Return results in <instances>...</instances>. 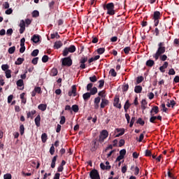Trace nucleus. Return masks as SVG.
I'll list each match as a JSON object with an SVG mask.
<instances>
[{
	"instance_id": "obj_59",
	"label": "nucleus",
	"mask_w": 179,
	"mask_h": 179,
	"mask_svg": "<svg viewBox=\"0 0 179 179\" xmlns=\"http://www.w3.org/2000/svg\"><path fill=\"white\" fill-rule=\"evenodd\" d=\"M129 51H131V48L129 47H126L124 48V54L128 55L129 53Z\"/></svg>"
},
{
	"instance_id": "obj_35",
	"label": "nucleus",
	"mask_w": 179,
	"mask_h": 179,
	"mask_svg": "<svg viewBox=\"0 0 179 179\" xmlns=\"http://www.w3.org/2000/svg\"><path fill=\"white\" fill-rule=\"evenodd\" d=\"M38 54H39V50L35 49L33 50L32 53H31V56L35 57L38 56Z\"/></svg>"
},
{
	"instance_id": "obj_50",
	"label": "nucleus",
	"mask_w": 179,
	"mask_h": 179,
	"mask_svg": "<svg viewBox=\"0 0 179 179\" xmlns=\"http://www.w3.org/2000/svg\"><path fill=\"white\" fill-rule=\"evenodd\" d=\"M93 83H88L86 87L87 92H90L93 87Z\"/></svg>"
},
{
	"instance_id": "obj_2",
	"label": "nucleus",
	"mask_w": 179,
	"mask_h": 179,
	"mask_svg": "<svg viewBox=\"0 0 179 179\" xmlns=\"http://www.w3.org/2000/svg\"><path fill=\"white\" fill-rule=\"evenodd\" d=\"M164 45V42L159 43L157 51H156V53L152 55L153 58L155 59V61L158 60V58H159L160 55L164 54L166 51V48Z\"/></svg>"
},
{
	"instance_id": "obj_60",
	"label": "nucleus",
	"mask_w": 179,
	"mask_h": 179,
	"mask_svg": "<svg viewBox=\"0 0 179 179\" xmlns=\"http://www.w3.org/2000/svg\"><path fill=\"white\" fill-rule=\"evenodd\" d=\"M38 60H39V57H34V59H32V64L34 65L37 64Z\"/></svg>"
},
{
	"instance_id": "obj_42",
	"label": "nucleus",
	"mask_w": 179,
	"mask_h": 179,
	"mask_svg": "<svg viewBox=\"0 0 179 179\" xmlns=\"http://www.w3.org/2000/svg\"><path fill=\"white\" fill-rule=\"evenodd\" d=\"M105 52V48H100L97 49V53L99 55H102Z\"/></svg>"
},
{
	"instance_id": "obj_32",
	"label": "nucleus",
	"mask_w": 179,
	"mask_h": 179,
	"mask_svg": "<svg viewBox=\"0 0 179 179\" xmlns=\"http://www.w3.org/2000/svg\"><path fill=\"white\" fill-rule=\"evenodd\" d=\"M175 105H176V102H175V101H170V102H167V104H166V106H167V107H174Z\"/></svg>"
},
{
	"instance_id": "obj_25",
	"label": "nucleus",
	"mask_w": 179,
	"mask_h": 179,
	"mask_svg": "<svg viewBox=\"0 0 179 179\" xmlns=\"http://www.w3.org/2000/svg\"><path fill=\"white\" fill-rule=\"evenodd\" d=\"M62 43L61 42V41L55 42V45H54L55 49H59L62 48Z\"/></svg>"
},
{
	"instance_id": "obj_10",
	"label": "nucleus",
	"mask_w": 179,
	"mask_h": 179,
	"mask_svg": "<svg viewBox=\"0 0 179 179\" xmlns=\"http://www.w3.org/2000/svg\"><path fill=\"white\" fill-rule=\"evenodd\" d=\"M113 106L119 109L122 108L121 103H120V98L118 96H115V99H113Z\"/></svg>"
},
{
	"instance_id": "obj_3",
	"label": "nucleus",
	"mask_w": 179,
	"mask_h": 179,
	"mask_svg": "<svg viewBox=\"0 0 179 179\" xmlns=\"http://www.w3.org/2000/svg\"><path fill=\"white\" fill-rule=\"evenodd\" d=\"M115 5L114 3H108L106 5H103V10H107V15L113 16L115 15Z\"/></svg>"
},
{
	"instance_id": "obj_13",
	"label": "nucleus",
	"mask_w": 179,
	"mask_h": 179,
	"mask_svg": "<svg viewBox=\"0 0 179 179\" xmlns=\"http://www.w3.org/2000/svg\"><path fill=\"white\" fill-rule=\"evenodd\" d=\"M161 16H162V13H160V11H154L152 20H159Z\"/></svg>"
},
{
	"instance_id": "obj_12",
	"label": "nucleus",
	"mask_w": 179,
	"mask_h": 179,
	"mask_svg": "<svg viewBox=\"0 0 179 179\" xmlns=\"http://www.w3.org/2000/svg\"><path fill=\"white\" fill-rule=\"evenodd\" d=\"M73 96V97L76 96V86L72 85L71 90L69 92V96Z\"/></svg>"
},
{
	"instance_id": "obj_33",
	"label": "nucleus",
	"mask_w": 179,
	"mask_h": 179,
	"mask_svg": "<svg viewBox=\"0 0 179 179\" xmlns=\"http://www.w3.org/2000/svg\"><path fill=\"white\" fill-rule=\"evenodd\" d=\"M89 80L91 83H95L97 82V77H96L95 75H94L92 77H89Z\"/></svg>"
},
{
	"instance_id": "obj_61",
	"label": "nucleus",
	"mask_w": 179,
	"mask_h": 179,
	"mask_svg": "<svg viewBox=\"0 0 179 179\" xmlns=\"http://www.w3.org/2000/svg\"><path fill=\"white\" fill-rule=\"evenodd\" d=\"M138 174H139V168L136 166L134 169V176H138Z\"/></svg>"
},
{
	"instance_id": "obj_26",
	"label": "nucleus",
	"mask_w": 179,
	"mask_h": 179,
	"mask_svg": "<svg viewBox=\"0 0 179 179\" xmlns=\"http://www.w3.org/2000/svg\"><path fill=\"white\" fill-rule=\"evenodd\" d=\"M41 139H42L43 143H46V141L48 140V136L46 133H43L42 136H41Z\"/></svg>"
},
{
	"instance_id": "obj_41",
	"label": "nucleus",
	"mask_w": 179,
	"mask_h": 179,
	"mask_svg": "<svg viewBox=\"0 0 179 179\" xmlns=\"http://www.w3.org/2000/svg\"><path fill=\"white\" fill-rule=\"evenodd\" d=\"M15 52V46H12L11 48H8V53L13 54Z\"/></svg>"
},
{
	"instance_id": "obj_64",
	"label": "nucleus",
	"mask_w": 179,
	"mask_h": 179,
	"mask_svg": "<svg viewBox=\"0 0 179 179\" xmlns=\"http://www.w3.org/2000/svg\"><path fill=\"white\" fill-rule=\"evenodd\" d=\"M11 13H13V9L12 8H8L6 10V14L10 15Z\"/></svg>"
},
{
	"instance_id": "obj_28",
	"label": "nucleus",
	"mask_w": 179,
	"mask_h": 179,
	"mask_svg": "<svg viewBox=\"0 0 179 179\" xmlns=\"http://www.w3.org/2000/svg\"><path fill=\"white\" fill-rule=\"evenodd\" d=\"M89 92H89V94L95 95L98 92L97 87H93V88L91 89L90 90H89Z\"/></svg>"
},
{
	"instance_id": "obj_46",
	"label": "nucleus",
	"mask_w": 179,
	"mask_h": 179,
	"mask_svg": "<svg viewBox=\"0 0 179 179\" xmlns=\"http://www.w3.org/2000/svg\"><path fill=\"white\" fill-rule=\"evenodd\" d=\"M32 92H35V93L40 94L41 93V87H36Z\"/></svg>"
},
{
	"instance_id": "obj_14",
	"label": "nucleus",
	"mask_w": 179,
	"mask_h": 179,
	"mask_svg": "<svg viewBox=\"0 0 179 179\" xmlns=\"http://www.w3.org/2000/svg\"><path fill=\"white\" fill-rule=\"evenodd\" d=\"M124 25V20H117L116 22H115V24H113V28H116V27H118L120 26V27H123Z\"/></svg>"
},
{
	"instance_id": "obj_1",
	"label": "nucleus",
	"mask_w": 179,
	"mask_h": 179,
	"mask_svg": "<svg viewBox=\"0 0 179 179\" xmlns=\"http://www.w3.org/2000/svg\"><path fill=\"white\" fill-rule=\"evenodd\" d=\"M158 114L159 113V108H158L157 106H154L152 109L150 110V115L151 117L149 119V122H150L152 124H156L157 122H155L156 120H158L159 121H162V117L160 115L158 116H153L152 113Z\"/></svg>"
},
{
	"instance_id": "obj_36",
	"label": "nucleus",
	"mask_w": 179,
	"mask_h": 179,
	"mask_svg": "<svg viewBox=\"0 0 179 179\" xmlns=\"http://www.w3.org/2000/svg\"><path fill=\"white\" fill-rule=\"evenodd\" d=\"M71 110L72 111H73L74 113H78L79 110V108L78 105H73L71 106Z\"/></svg>"
},
{
	"instance_id": "obj_57",
	"label": "nucleus",
	"mask_w": 179,
	"mask_h": 179,
	"mask_svg": "<svg viewBox=\"0 0 179 179\" xmlns=\"http://www.w3.org/2000/svg\"><path fill=\"white\" fill-rule=\"evenodd\" d=\"M168 177H169L170 179H176V177H175L171 172L168 171L167 173Z\"/></svg>"
},
{
	"instance_id": "obj_16",
	"label": "nucleus",
	"mask_w": 179,
	"mask_h": 179,
	"mask_svg": "<svg viewBox=\"0 0 179 179\" xmlns=\"http://www.w3.org/2000/svg\"><path fill=\"white\" fill-rule=\"evenodd\" d=\"M35 124L37 126V127H39L41 126V117L40 115H38L37 117H35Z\"/></svg>"
},
{
	"instance_id": "obj_55",
	"label": "nucleus",
	"mask_w": 179,
	"mask_h": 179,
	"mask_svg": "<svg viewBox=\"0 0 179 179\" xmlns=\"http://www.w3.org/2000/svg\"><path fill=\"white\" fill-rule=\"evenodd\" d=\"M50 155H54V154H55V147H54V145H52V146L50 148Z\"/></svg>"
},
{
	"instance_id": "obj_48",
	"label": "nucleus",
	"mask_w": 179,
	"mask_h": 179,
	"mask_svg": "<svg viewBox=\"0 0 179 179\" xmlns=\"http://www.w3.org/2000/svg\"><path fill=\"white\" fill-rule=\"evenodd\" d=\"M48 61H49V57L47 55H43L42 57V62L46 63Z\"/></svg>"
},
{
	"instance_id": "obj_27",
	"label": "nucleus",
	"mask_w": 179,
	"mask_h": 179,
	"mask_svg": "<svg viewBox=\"0 0 179 179\" xmlns=\"http://www.w3.org/2000/svg\"><path fill=\"white\" fill-rule=\"evenodd\" d=\"M129 107H131V103H129V100H127L124 106V112L127 113Z\"/></svg>"
},
{
	"instance_id": "obj_39",
	"label": "nucleus",
	"mask_w": 179,
	"mask_h": 179,
	"mask_svg": "<svg viewBox=\"0 0 179 179\" xmlns=\"http://www.w3.org/2000/svg\"><path fill=\"white\" fill-rule=\"evenodd\" d=\"M32 17H39V11L35 10L32 12Z\"/></svg>"
},
{
	"instance_id": "obj_7",
	"label": "nucleus",
	"mask_w": 179,
	"mask_h": 179,
	"mask_svg": "<svg viewBox=\"0 0 179 179\" xmlns=\"http://www.w3.org/2000/svg\"><path fill=\"white\" fill-rule=\"evenodd\" d=\"M90 145V151L94 152H96V150H97L99 146V143H98V140L95 138L92 141H91Z\"/></svg>"
},
{
	"instance_id": "obj_20",
	"label": "nucleus",
	"mask_w": 179,
	"mask_h": 179,
	"mask_svg": "<svg viewBox=\"0 0 179 179\" xmlns=\"http://www.w3.org/2000/svg\"><path fill=\"white\" fill-rule=\"evenodd\" d=\"M58 75V69L56 68H52V70H50V76L55 77Z\"/></svg>"
},
{
	"instance_id": "obj_4",
	"label": "nucleus",
	"mask_w": 179,
	"mask_h": 179,
	"mask_svg": "<svg viewBox=\"0 0 179 179\" xmlns=\"http://www.w3.org/2000/svg\"><path fill=\"white\" fill-rule=\"evenodd\" d=\"M76 51V48L75 45H71L69 48H65L64 51H62V56L66 57L68 56L69 53H73Z\"/></svg>"
},
{
	"instance_id": "obj_6",
	"label": "nucleus",
	"mask_w": 179,
	"mask_h": 179,
	"mask_svg": "<svg viewBox=\"0 0 179 179\" xmlns=\"http://www.w3.org/2000/svg\"><path fill=\"white\" fill-rule=\"evenodd\" d=\"M73 65V60L71 57H64L62 59V66L70 67Z\"/></svg>"
},
{
	"instance_id": "obj_52",
	"label": "nucleus",
	"mask_w": 179,
	"mask_h": 179,
	"mask_svg": "<svg viewBox=\"0 0 179 179\" xmlns=\"http://www.w3.org/2000/svg\"><path fill=\"white\" fill-rule=\"evenodd\" d=\"M65 122H66V117H64V116L60 117L59 124H64Z\"/></svg>"
},
{
	"instance_id": "obj_24",
	"label": "nucleus",
	"mask_w": 179,
	"mask_h": 179,
	"mask_svg": "<svg viewBox=\"0 0 179 179\" xmlns=\"http://www.w3.org/2000/svg\"><path fill=\"white\" fill-rule=\"evenodd\" d=\"M142 91L143 87H141V85H136V87H134V92H136V94L141 93Z\"/></svg>"
},
{
	"instance_id": "obj_51",
	"label": "nucleus",
	"mask_w": 179,
	"mask_h": 179,
	"mask_svg": "<svg viewBox=\"0 0 179 179\" xmlns=\"http://www.w3.org/2000/svg\"><path fill=\"white\" fill-rule=\"evenodd\" d=\"M145 131H143V134H141V136H139V139L138 140L139 143L143 141V138H145Z\"/></svg>"
},
{
	"instance_id": "obj_18",
	"label": "nucleus",
	"mask_w": 179,
	"mask_h": 179,
	"mask_svg": "<svg viewBox=\"0 0 179 179\" xmlns=\"http://www.w3.org/2000/svg\"><path fill=\"white\" fill-rule=\"evenodd\" d=\"M31 41H32L33 43H35L36 44H37L40 41V36H38V35H36V34L32 36V38H31Z\"/></svg>"
},
{
	"instance_id": "obj_34",
	"label": "nucleus",
	"mask_w": 179,
	"mask_h": 179,
	"mask_svg": "<svg viewBox=\"0 0 179 179\" xmlns=\"http://www.w3.org/2000/svg\"><path fill=\"white\" fill-rule=\"evenodd\" d=\"M105 93V90L100 91V92L98 93V96L102 97V99H105V97H106V94Z\"/></svg>"
},
{
	"instance_id": "obj_47",
	"label": "nucleus",
	"mask_w": 179,
	"mask_h": 179,
	"mask_svg": "<svg viewBox=\"0 0 179 179\" xmlns=\"http://www.w3.org/2000/svg\"><path fill=\"white\" fill-rule=\"evenodd\" d=\"M8 69H9V66L8 64H2L1 66L2 71H6L8 70Z\"/></svg>"
},
{
	"instance_id": "obj_54",
	"label": "nucleus",
	"mask_w": 179,
	"mask_h": 179,
	"mask_svg": "<svg viewBox=\"0 0 179 179\" xmlns=\"http://www.w3.org/2000/svg\"><path fill=\"white\" fill-rule=\"evenodd\" d=\"M176 73V72L175 71L174 69H171L169 70V71L168 72V75H170V76H174L175 74Z\"/></svg>"
},
{
	"instance_id": "obj_17",
	"label": "nucleus",
	"mask_w": 179,
	"mask_h": 179,
	"mask_svg": "<svg viewBox=\"0 0 179 179\" xmlns=\"http://www.w3.org/2000/svg\"><path fill=\"white\" fill-rule=\"evenodd\" d=\"M57 159H58V155H55L54 157H52V163L50 164V167L52 169H55V167L56 166Z\"/></svg>"
},
{
	"instance_id": "obj_58",
	"label": "nucleus",
	"mask_w": 179,
	"mask_h": 179,
	"mask_svg": "<svg viewBox=\"0 0 179 179\" xmlns=\"http://www.w3.org/2000/svg\"><path fill=\"white\" fill-rule=\"evenodd\" d=\"M13 95H9L7 98V103H10L13 101Z\"/></svg>"
},
{
	"instance_id": "obj_19",
	"label": "nucleus",
	"mask_w": 179,
	"mask_h": 179,
	"mask_svg": "<svg viewBox=\"0 0 179 179\" xmlns=\"http://www.w3.org/2000/svg\"><path fill=\"white\" fill-rule=\"evenodd\" d=\"M91 95L92 94H90V92H86L85 94H83V95H82V97L83 98L84 101H87L88 100H90Z\"/></svg>"
},
{
	"instance_id": "obj_8",
	"label": "nucleus",
	"mask_w": 179,
	"mask_h": 179,
	"mask_svg": "<svg viewBox=\"0 0 179 179\" xmlns=\"http://www.w3.org/2000/svg\"><path fill=\"white\" fill-rule=\"evenodd\" d=\"M90 176L91 179H101L99 173L96 169H93L92 171H91Z\"/></svg>"
},
{
	"instance_id": "obj_44",
	"label": "nucleus",
	"mask_w": 179,
	"mask_h": 179,
	"mask_svg": "<svg viewBox=\"0 0 179 179\" xmlns=\"http://www.w3.org/2000/svg\"><path fill=\"white\" fill-rule=\"evenodd\" d=\"M110 76H113V78L117 76V73L114 69H112L110 70Z\"/></svg>"
},
{
	"instance_id": "obj_29",
	"label": "nucleus",
	"mask_w": 179,
	"mask_h": 179,
	"mask_svg": "<svg viewBox=\"0 0 179 179\" xmlns=\"http://www.w3.org/2000/svg\"><path fill=\"white\" fill-rule=\"evenodd\" d=\"M23 62H24V58L18 57V58L17 59V61L15 62V64H16V65L22 64Z\"/></svg>"
},
{
	"instance_id": "obj_40",
	"label": "nucleus",
	"mask_w": 179,
	"mask_h": 179,
	"mask_svg": "<svg viewBox=\"0 0 179 179\" xmlns=\"http://www.w3.org/2000/svg\"><path fill=\"white\" fill-rule=\"evenodd\" d=\"M102 100V99L101 97H96L94 99V104H99L100 101Z\"/></svg>"
},
{
	"instance_id": "obj_21",
	"label": "nucleus",
	"mask_w": 179,
	"mask_h": 179,
	"mask_svg": "<svg viewBox=\"0 0 179 179\" xmlns=\"http://www.w3.org/2000/svg\"><path fill=\"white\" fill-rule=\"evenodd\" d=\"M155 61H153L152 59H148V60H147L145 65H146V66L151 68L153 66H155Z\"/></svg>"
},
{
	"instance_id": "obj_62",
	"label": "nucleus",
	"mask_w": 179,
	"mask_h": 179,
	"mask_svg": "<svg viewBox=\"0 0 179 179\" xmlns=\"http://www.w3.org/2000/svg\"><path fill=\"white\" fill-rule=\"evenodd\" d=\"M124 145V140L120 139L119 141V147L121 148L122 146Z\"/></svg>"
},
{
	"instance_id": "obj_45",
	"label": "nucleus",
	"mask_w": 179,
	"mask_h": 179,
	"mask_svg": "<svg viewBox=\"0 0 179 179\" xmlns=\"http://www.w3.org/2000/svg\"><path fill=\"white\" fill-rule=\"evenodd\" d=\"M6 77L7 79L11 78V70H6Z\"/></svg>"
},
{
	"instance_id": "obj_11",
	"label": "nucleus",
	"mask_w": 179,
	"mask_h": 179,
	"mask_svg": "<svg viewBox=\"0 0 179 179\" xmlns=\"http://www.w3.org/2000/svg\"><path fill=\"white\" fill-rule=\"evenodd\" d=\"M25 22L24 20H21L20 21V24H19V27H20V29H19V33L20 34H22L23 33H24V31H25Z\"/></svg>"
},
{
	"instance_id": "obj_23",
	"label": "nucleus",
	"mask_w": 179,
	"mask_h": 179,
	"mask_svg": "<svg viewBox=\"0 0 179 179\" xmlns=\"http://www.w3.org/2000/svg\"><path fill=\"white\" fill-rule=\"evenodd\" d=\"M100 167H101V169H102V170H110V169H111V166L110 165H105L103 163L100 164Z\"/></svg>"
},
{
	"instance_id": "obj_53",
	"label": "nucleus",
	"mask_w": 179,
	"mask_h": 179,
	"mask_svg": "<svg viewBox=\"0 0 179 179\" xmlns=\"http://www.w3.org/2000/svg\"><path fill=\"white\" fill-rule=\"evenodd\" d=\"M127 154V150L125 149L120 150V156L124 157Z\"/></svg>"
},
{
	"instance_id": "obj_38",
	"label": "nucleus",
	"mask_w": 179,
	"mask_h": 179,
	"mask_svg": "<svg viewBox=\"0 0 179 179\" xmlns=\"http://www.w3.org/2000/svg\"><path fill=\"white\" fill-rule=\"evenodd\" d=\"M24 130H25L24 125H23V124L20 125V132L21 136H23V134H24Z\"/></svg>"
},
{
	"instance_id": "obj_56",
	"label": "nucleus",
	"mask_w": 179,
	"mask_h": 179,
	"mask_svg": "<svg viewBox=\"0 0 179 179\" xmlns=\"http://www.w3.org/2000/svg\"><path fill=\"white\" fill-rule=\"evenodd\" d=\"M3 179H12V176L10 173H6L3 176Z\"/></svg>"
},
{
	"instance_id": "obj_31",
	"label": "nucleus",
	"mask_w": 179,
	"mask_h": 179,
	"mask_svg": "<svg viewBox=\"0 0 179 179\" xmlns=\"http://www.w3.org/2000/svg\"><path fill=\"white\" fill-rule=\"evenodd\" d=\"M168 57L167 55H160V56H159L158 59H160V61L162 62H165L166 60H167Z\"/></svg>"
},
{
	"instance_id": "obj_22",
	"label": "nucleus",
	"mask_w": 179,
	"mask_h": 179,
	"mask_svg": "<svg viewBox=\"0 0 179 179\" xmlns=\"http://www.w3.org/2000/svg\"><path fill=\"white\" fill-rule=\"evenodd\" d=\"M38 110H40L42 112H44L47 109V104L45 103H41L38 106Z\"/></svg>"
},
{
	"instance_id": "obj_37",
	"label": "nucleus",
	"mask_w": 179,
	"mask_h": 179,
	"mask_svg": "<svg viewBox=\"0 0 179 179\" xmlns=\"http://www.w3.org/2000/svg\"><path fill=\"white\" fill-rule=\"evenodd\" d=\"M136 124H139L141 126H144L145 125V121H143L141 117H139L138 119H137Z\"/></svg>"
},
{
	"instance_id": "obj_43",
	"label": "nucleus",
	"mask_w": 179,
	"mask_h": 179,
	"mask_svg": "<svg viewBox=\"0 0 179 179\" xmlns=\"http://www.w3.org/2000/svg\"><path fill=\"white\" fill-rule=\"evenodd\" d=\"M144 78L143 76H141V77H137V79H136V84L138 85L141 83H143Z\"/></svg>"
},
{
	"instance_id": "obj_49",
	"label": "nucleus",
	"mask_w": 179,
	"mask_h": 179,
	"mask_svg": "<svg viewBox=\"0 0 179 179\" xmlns=\"http://www.w3.org/2000/svg\"><path fill=\"white\" fill-rule=\"evenodd\" d=\"M99 86L98 87L101 89L103 87H104V80H99Z\"/></svg>"
},
{
	"instance_id": "obj_5",
	"label": "nucleus",
	"mask_w": 179,
	"mask_h": 179,
	"mask_svg": "<svg viewBox=\"0 0 179 179\" xmlns=\"http://www.w3.org/2000/svg\"><path fill=\"white\" fill-rule=\"evenodd\" d=\"M108 136H109V134L108 133L106 129L102 130V131H101L100 133V135H99V140H98L99 143H103L105 139H106Z\"/></svg>"
},
{
	"instance_id": "obj_15",
	"label": "nucleus",
	"mask_w": 179,
	"mask_h": 179,
	"mask_svg": "<svg viewBox=\"0 0 179 179\" xmlns=\"http://www.w3.org/2000/svg\"><path fill=\"white\" fill-rule=\"evenodd\" d=\"M108 104H109V101H108L107 99H106L104 98H102L101 102V104H100L101 108H104Z\"/></svg>"
},
{
	"instance_id": "obj_9",
	"label": "nucleus",
	"mask_w": 179,
	"mask_h": 179,
	"mask_svg": "<svg viewBox=\"0 0 179 179\" xmlns=\"http://www.w3.org/2000/svg\"><path fill=\"white\" fill-rule=\"evenodd\" d=\"M87 60H88V58L87 56H83L81 57L80 60V67L81 69H85L86 68L85 62H87Z\"/></svg>"
},
{
	"instance_id": "obj_63",
	"label": "nucleus",
	"mask_w": 179,
	"mask_h": 179,
	"mask_svg": "<svg viewBox=\"0 0 179 179\" xmlns=\"http://www.w3.org/2000/svg\"><path fill=\"white\" fill-rule=\"evenodd\" d=\"M3 6L4 9H8L9 8V3L8 1L4 2Z\"/></svg>"
},
{
	"instance_id": "obj_30",
	"label": "nucleus",
	"mask_w": 179,
	"mask_h": 179,
	"mask_svg": "<svg viewBox=\"0 0 179 179\" xmlns=\"http://www.w3.org/2000/svg\"><path fill=\"white\" fill-rule=\"evenodd\" d=\"M17 87H23L24 85V83L23 82L22 79H19L16 82Z\"/></svg>"
}]
</instances>
